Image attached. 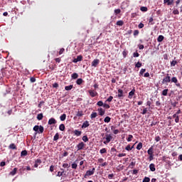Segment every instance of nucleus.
Instances as JSON below:
<instances>
[{
  "instance_id": "obj_1",
  "label": "nucleus",
  "mask_w": 182,
  "mask_h": 182,
  "mask_svg": "<svg viewBox=\"0 0 182 182\" xmlns=\"http://www.w3.org/2000/svg\"><path fill=\"white\" fill-rule=\"evenodd\" d=\"M112 139H113V136H112V134H106L105 136L103 138V140L105 139V141H103V144H108V143H110V141H112Z\"/></svg>"
},
{
  "instance_id": "obj_2",
  "label": "nucleus",
  "mask_w": 182,
  "mask_h": 182,
  "mask_svg": "<svg viewBox=\"0 0 182 182\" xmlns=\"http://www.w3.org/2000/svg\"><path fill=\"white\" fill-rule=\"evenodd\" d=\"M33 130L34 132H36L37 133L41 134V133H43L44 128L42 125H40V126L35 125L33 128Z\"/></svg>"
},
{
  "instance_id": "obj_3",
  "label": "nucleus",
  "mask_w": 182,
  "mask_h": 182,
  "mask_svg": "<svg viewBox=\"0 0 182 182\" xmlns=\"http://www.w3.org/2000/svg\"><path fill=\"white\" fill-rule=\"evenodd\" d=\"M95 168H92L91 171H87L84 176L85 178H86V177H89L90 176H93L95 174Z\"/></svg>"
},
{
  "instance_id": "obj_4",
  "label": "nucleus",
  "mask_w": 182,
  "mask_h": 182,
  "mask_svg": "<svg viewBox=\"0 0 182 182\" xmlns=\"http://www.w3.org/2000/svg\"><path fill=\"white\" fill-rule=\"evenodd\" d=\"M171 81L172 82V83H175V85H176V86H177V87H181V84H180L178 82V80H177V77H173L171 78Z\"/></svg>"
},
{
  "instance_id": "obj_5",
  "label": "nucleus",
  "mask_w": 182,
  "mask_h": 182,
  "mask_svg": "<svg viewBox=\"0 0 182 182\" xmlns=\"http://www.w3.org/2000/svg\"><path fill=\"white\" fill-rule=\"evenodd\" d=\"M171 80L170 75L166 74V76L162 80V83L163 85H164V83H170Z\"/></svg>"
},
{
  "instance_id": "obj_6",
  "label": "nucleus",
  "mask_w": 182,
  "mask_h": 182,
  "mask_svg": "<svg viewBox=\"0 0 182 182\" xmlns=\"http://www.w3.org/2000/svg\"><path fill=\"white\" fill-rule=\"evenodd\" d=\"M83 59V56L82 55H77L76 58H75L73 62V63H77V62H82Z\"/></svg>"
},
{
  "instance_id": "obj_7",
  "label": "nucleus",
  "mask_w": 182,
  "mask_h": 182,
  "mask_svg": "<svg viewBox=\"0 0 182 182\" xmlns=\"http://www.w3.org/2000/svg\"><path fill=\"white\" fill-rule=\"evenodd\" d=\"M85 146L86 145L84 142H80L78 144H77V150H83V149H85Z\"/></svg>"
},
{
  "instance_id": "obj_8",
  "label": "nucleus",
  "mask_w": 182,
  "mask_h": 182,
  "mask_svg": "<svg viewBox=\"0 0 182 182\" xmlns=\"http://www.w3.org/2000/svg\"><path fill=\"white\" fill-rule=\"evenodd\" d=\"M134 93H136V90L134 88L129 92L128 99H133Z\"/></svg>"
},
{
  "instance_id": "obj_9",
  "label": "nucleus",
  "mask_w": 182,
  "mask_h": 182,
  "mask_svg": "<svg viewBox=\"0 0 182 182\" xmlns=\"http://www.w3.org/2000/svg\"><path fill=\"white\" fill-rule=\"evenodd\" d=\"M88 92L90 93V96H91V97H96V96H97V92L96 91L90 90Z\"/></svg>"
},
{
  "instance_id": "obj_10",
  "label": "nucleus",
  "mask_w": 182,
  "mask_h": 182,
  "mask_svg": "<svg viewBox=\"0 0 182 182\" xmlns=\"http://www.w3.org/2000/svg\"><path fill=\"white\" fill-rule=\"evenodd\" d=\"M42 164V160L41 159H37L35 161V164H34V167L36 168H38V167L39 166V164Z\"/></svg>"
},
{
  "instance_id": "obj_11",
  "label": "nucleus",
  "mask_w": 182,
  "mask_h": 182,
  "mask_svg": "<svg viewBox=\"0 0 182 182\" xmlns=\"http://www.w3.org/2000/svg\"><path fill=\"white\" fill-rule=\"evenodd\" d=\"M97 112H98L100 116H104L106 111H105V109H103V108H98Z\"/></svg>"
},
{
  "instance_id": "obj_12",
  "label": "nucleus",
  "mask_w": 182,
  "mask_h": 182,
  "mask_svg": "<svg viewBox=\"0 0 182 182\" xmlns=\"http://www.w3.org/2000/svg\"><path fill=\"white\" fill-rule=\"evenodd\" d=\"M99 62H100V60L98 59H95L92 62V66H93L94 68H96L97 66V65H99Z\"/></svg>"
},
{
  "instance_id": "obj_13",
  "label": "nucleus",
  "mask_w": 182,
  "mask_h": 182,
  "mask_svg": "<svg viewBox=\"0 0 182 182\" xmlns=\"http://www.w3.org/2000/svg\"><path fill=\"white\" fill-rule=\"evenodd\" d=\"M90 124H89V121H85L82 125V129H86V127H89Z\"/></svg>"
},
{
  "instance_id": "obj_14",
  "label": "nucleus",
  "mask_w": 182,
  "mask_h": 182,
  "mask_svg": "<svg viewBox=\"0 0 182 182\" xmlns=\"http://www.w3.org/2000/svg\"><path fill=\"white\" fill-rule=\"evenodd\" d=\"M118 97L119 99H122V97H124V95H123V90L119 89L118 90Z\"/></svg>"
},
{
  "instance_id": "obj_15",
  "label": "nucleus",
  "mask_w": 182,
  "mask_h": 182,
  "mask_svg": "<svg viewBox=\"0 0 182 182\" xmlns=\"http://www.w3.org/2000/svg\"><path fill=\"white\" fill-rule=\"evenodd\" d=\"M173 2H174V0H164V4H167L168 6L173 5Z\"/></svg>"
},
{
  "instance_id": "obj_16",
  "label": "nucleus",
  "mask_w": 182,
  "mask_h": 182,
  "mask_svg": "<svg viewBox=\"0 0 182 182\" xmlns=\"http://www.w3.org/2000/svg\"><path fill=\"white\" fill-rule=\"evenodd\" d=\"M48 124H56V119L55 118H50L48 120Z\"/></svg>"
},
{
  "instance_id": "obj_17",
  "label": "nucleus",
  "mask_w": 182,
  "mask_h": 182,
  "mask_svg": "<svg viewBox=\"0 0 182 182\" xmlns=\"http://www.w3.org/2000/svg\"><path fill=\"white\" fill-rule=\"evenodd\" d=\"M16 171H18V168H14L13 171L9 173V176H15V174H16Z\"/></svg>"
},
{
  "instance_id": "obj_18",
  "label": "nucleus",
  "mask_w": 182,
  "mask_h": 182,
  "mask_svg": "<svg viewBox=\"0 0 182 182\" xmlns=\"http://www.w3.org/2000/svg\"><path fill=\"white\" fill-rule=\"evenodd\" d=\"M73 133H74L75 136H79L82 134V131L75 129V130H74Z\"/></svg>"
},
{
  "instance_id": "obj_19",
  "label": "nucleus",
  "mask_w": 182,
  "mask_h": 182,
  "mask_svg": "<svg viewBox=\"0 0 182 182\" xmlns=\"http://www.w3.org/2000/svg\"><path fill=\"white\" fill-rule=\"evenodd\" d=\"M149 169L151 171H156V165H154V164H151L149 165Z\"/></svg>"
},
{
  "instance_id": "obj_20",
  "label": "nucleus",
  "mask_w": 182,
  "mask_h": 182,
  "mask_svg": "<svg viewBox=\"0 0 182 182\" xmlns=\"http://www.w3.org/2000/svg\"><path fill=\"white\" fill-rule=\"evenodd\" d=\"M116 25H117V26H123V25H124V21L122 20L117 21Z\"/></svg>"
},
{
  "instance_id": "obj_21",
  "label": "nucleus",
  "mask_w": 182,
  "mask_h": 182,
  "mask_svg": "<svg viewBox=\"0 0 182 182\" xmlns=\"http://www.w3.org/2000/svg\"><path fill=\"white\" fill-rule=\"evenodd\" d=\"M147 153L149 154V156H151V155H154L153 154V146H151L147 151Z\"/></svg>"
},
{
  "instance_id": "obj_22",
  "label": "nucleus",
  "mask_w": 182,
  "mask_h": 182,
  "mask_svg": "<svg viewBox=\"0 0 182 182\" xmlns=\"http://www.w3.org/2000/svg\"><path fill=\"white\" fill-rule=\"evenodd\" d=\"M96 117H97V112H92L90 118L93 120V119H96Z\"/></svg>"
},
{
  "instance_id": "obj_23",
  "label": "nucleus",
  "mask_w": 182,
  "mask_h": 182,
  "mask_svg": "<svg viewBox=\"0 0 182 182\" xmlns=\"http://www.w3.org/2000/svg\"><path fill=\"white\" fill-rule=\"evenodd\" d=\"M164 41V36L162 35H160L157 38V42H163Z\"/></svg>"
},
{
  "instance_id": "obj_24",
  "label": "nucleus",
  "mask_w": 182,
  "mask_h": 182,
  "mask_svg": "<svg viewBox=\"0 0 182 182\" xmlns=\"http://www.w3.org/2000/svg\"><path fill=\"white\" fill-rule=\"evenodd\" d=\"M143 149V143L139 142L136 146V150H141Z\"/></svg>"
},
{
  "instance_id": "obj_25",
  "label": "nucleus",
  "mask_w": 182,
  "mask_h": 182,
  "mask_svg": "<svg viewBox=\"0 0 182 182\" xmlns=\"http://www.w3.org/2000/svg\"><path fill=\"white\" fill-rule=\"evenodd\" d=\"M60 120H61V122H65V120H66V114H63L60 117Z\"/></svg>"
},
{
  "instance_id": "obj_26",
  "label": "nucleus",
  "mask_w": 182,
  "mask_h": 182,
  "mask_svg": "<svg viewBox=\"0 0 182 182\" xmlns=\"http://www.w3.org/2000/svg\"><path fill=\"white\" fill-rule=\"evenodd\" d=\"M71 77H72V79H77V77H79V75L76 73H73L71 75Z\"/></svg>"
},
{
  "instance_id": "obj_27",
  "label": "nucleus",
  "mask_w": 182,
  "mask_h": 182,
  "mask_svg": "<svg viewBox=\"0 0 182 182\" xmlns=\"http://www.w3.org/2000/svg\"><path fill=\"white\" fill-rule=\"evenodd\" d=\"M83 111H77L76 116L77 117H82L83 116Z\"/></svg>"
},
{
  "instance_id": "obj_28",
  "label": "nucleus",
  "mask_w": 182,
  "mask_h": 182,
  "mask_svg": "<svg viewBox=\"0 0 182 182\" xmlns=\"http://www.w3.org/2000/svg\"><path fill=\"white\" fill-rule=\"evenodd\" d=\"M82 83H83V79L78 78L76 81V84L78 85H82Z\"/></svg>"
},
{
  "instance_id": "obj_29",
  "label": "nucleus",
  "mask_w": 182,
  "mask_h": 182,
  "mask_svg": "<svg viewBox=\"0 0 182 182\" xmlns=\"http://www.w3.org/2000/svg\"><path fill=\"white\" fill-rule=\"evenodd\" d=\"M65 124H60L59 129L60 130V132H65Z\"/></svg>"
},
{
  "instance_id": "obj_30",
  "label": "nucleus",
  "mask_w": 182,
  "mask_h": 182,
  "mask_svg": "<svg viewBox=\"0 0 182 182\" xmlns=\"http://www.w3.org/2000/svg\"><path fill=\"white\" fill-rule=\"evenodd\" d=\"M167 93H168V89H165L162 91V96H167Z\"/></svg>"
},
{
  "instance_id": "obj_31",
  "label": "nucleus",
  "mask_w": 182,
  "mask_h": 182,
  "mask_svg": "<svg viewBox=\"0 0 182 182\" xmlns=\"http://www.w3.org/2000/svg\"><path fill=\"white\" fill-rule=\"evenodd\" d=\"M110 120H112V118H110V117H106L104 119L105 123H109Z\"/></svg>"
},
{
  "instance_id": "obj_32",
  "label": "nucleus",
  "mask_w": 182,
  "mask_h": 182,
  "mask_svg": "<svg viewBox=\"0 0 182 182\" xmlns=\"http://www.w3.org/2000/svg\"><path fill=\"white\" fill-rule=\"evenodd\" d=\"M9 147V149H11V150H16V146L15 144H11Z\"/></svg>"
},
{
  "instance_id": "obj_33",
  "label": "nucleus",
  "mask_w": 182,
  "mask_h": 182,
  "mask_svg": "<svg viewBox=\"0 0 182 182\" xmlns=\"http://www.w3.org/2000/svg\"><path fill=\"white\" fill-rule=\"evenodd\" d=\"M72 89H73V85L65 87V90H72Z\"/></svg>"
},
{
  "instance_id": "obj_34",
  "label": "nucleus",
  "mask_w": 182,
  "mask_h": 182,
  "mask_svg": "<svg viewBox=\"0 0 182 182\" xmlns=\"http://www.w3.org/2000/svg\"><path fill=\"white\" fill-rule=\"evenodd\" d=\"M59 140V133H56L53 137V141H56Z\"/></svg>"
},
{
  "instance_id": "obj_35",
  "label": "nucleus",
  "mask_w": 182,
  "mask_h": 182,
  "mask_svg": "<svg viewBox=\"0 0 182 182\" xmlns=\"http://www.w3.org/2000/svg\"><path fill=\"white\" fill-rule=\"evenodd\" d=\"M82 141L85 143H87V141H89V138H87V135L82 136Z\"/></svg>"
},
{
  "instance_id": "obj_36",
  "label": "nucleus",
  "mask_w": 182,
  "mask_h": 182,
  "mask_svg": "<svg viewBox=\"0 0 182 182\" xmlns=\"http://www.w3.org/2000/svg\"><path fill=\"white\" fill-rule=\"evenodd\" d=\"M37 119H38V120H42V119H43V114H42V113L38 114L37 115Z\"/></svg>"
},
{
  "instance_id": "obj_37",
  "label": "nucleus",
  "mask_w": 182,
  "mask_h": 182,
  "mask_svg": "<svg viewBox=\"0 0 182 182\" xmlns=\"http://www.w3.org/2000/svg\"><path fill=\"white\" fill-rule=\"evenodd\" d=\"M100 154H105V153H107V150H106V148H103L100 149Z\"/></svg>"
},
{
  "instance_id": "obj_38",
  "label": "nucleus",
  "mask_w": 182,
  "mask_h": 182,
  "mask_svg": "<svg viewBox=\"0 0 182 182\" xmlns=\"http://www.w3.org/2000/svg\"><path fill=\"white\" fill-rule=\"evenodd\" d=\"M28 155V151L26 150L22 151L21 153V157L23 156H27Z\"/></svg>"
},
{
  "instance_id": "obj_39",
  "label": "nucleus",
  "mask_w": 182,
  "mask_h": 182,
  "mask_svg": "<svg viewBox=\"0 0 182 182\" xmlns=\"http://www.w3.org/2000/svg\"><path fill=\"white\" fill-rule=\"evenodd\" d=\"M144 72H146V69L145 68L141 69V70L139 72L140 76H143V75L144 74Z\"/></svg>"
},
{
  "instance_id": "obj_40",
  "label": "nucleus",
  "mask_w": 182,
  "mask_h": 182,
  "mask_svg": "<svg viewBox=\"0 0 182 182\" xmlns=\"http://www.w3.org/2000/svg\"><path fill=\"white\" fill-rule=\"evenodd\" d=\"M132 139H133V135L129 134L128 136V138L127 139V141H129V142L132 141Z\"/></svg>"
},
{
  "instance_id": "obj_41",
  "label": "nucleus",
  "mask_w": 182,
  "mask_h": 182,
  "mask_svg": "<svg viewBox=\"0 0 182 182\" xmlns=\"http://www.w3.org/2000/svg\"><path fill=\"white\" fill-rule=\"evenodd\" d=\"M120 12H122V10H120L119 9H117L114 10L115 15H119V14H120Z\"/></svg>"
},
{
  "instance_id": "obj_42",
  "label": "nucleus",
  "mask_w": 182,
  "mask_h": 182,
  "mask_svg": "<svg viewBox=\"0 0 182 182\" xmlns=\"http://www.w3.org/2000/svg\"><path fill=\"white\" fill-rule=\"evenodd\" d=\"M140 9L142 12H147V7H146V6H142V7H141Z\"/></svg>"
},
{
  "instance_id": "obj_43",
  "label": "nucleus",
  "mask_w": 182,
  "mask_h": 182,
  "mask_svg": "<svg viewBox=\"0 0 182 182\" xmlns=\"http://www.w3.org/2000/svg\"><path fill=\"white\" fill-rule=\"evenodd\" d=\"M133 56L134 58H139V56H140V54H139V53H137V51L133 53Z\"/></svg>"
},
{
  "instance_id": "obj_44",
  "label": "nucleus",
  "mask_w": 182,
  "mask_h": 182,
  "mask_svg": "<svg viewBox=\"0 0 182 182\" xmlns=\"http://www.w3.org/2000/svg\"><path fill=\"white\" fill-rule=\"evenodd\" d=\"M63 168H69V167H70V165L68 164H63Z\"/></svg>"
},
{
  "instance_id": "obj_45",
  "label": "nucleus",
  "mask_w": 182,
  "mask_h": 182,
  "mask_svg": "<svg viewBox=\"0 0 182 182\" xmlns=\"http://www.w3.org/2000/svg\"><path fill=\"white\" fill-rule=\"evenodd\" d=\"M71 167L72 168H75V169L77 168V164L74 162L73 164H72Z\"/></svg>"
},
{
  "instance_id": "obj_46",
  "label": "nucleus",
  "mask_w": 182,
  "mask_h": 182,
  "mask_svg": "<svg viewBox=\"0 0 182 182\" xmlns=\"http://www.w3.org/2000/svg\"><path fill=\"white\" fill-rule=\"evenodd\" d=\"M160 140H161V137H160V136H156L155 137V141H156V143L160 141Z\"/></svg>"
},
{
  "instance_id": "obj_47",
  "label": "nucleus",
  "mask_w": 182,
  "mask_h": 182,
  "mask_svg": "<svg viewBox=\"0 0 182 182\" xmlns=\"http://www.w3.org/2000/svg\"><path fill=\"white\" fill-rule=\"evenodd\" d=\"M142 182H150V178H149V177H145V178L143 179Z\"/></svg>"
},
{
  "instance_id": "obj_48",
  "label": "nucleus",
  "mask_w": 182,
  "mask_h": 182,
  "mask_svg": "<svg viewBox=\"0 0 182 182\" xmlns=\"http://www.w3.org/2000/svg\"><path fill=\"white\" fill-rule=\"evenodd\" d=\"M103 105H104L103 101H98L97 103V105L100 107L103 106Z\"/></svg>"
},
{
  "instance_id": "obj_49",
  "label": "nucleus",
  "mask_w": 182,
  "mask_h": 182,
  "mask_svg": "<svg viewBox=\"0 0 182 182\" xmlns=\"http://www.w3.org/2000/svg\"><path fill=\"white\" fill-rule=\"evenodd\" d=\"M122 55L124 58H126V56H127V50H124L122 52Z\"/></svg>"
},
{
  "instance_id": "obj_50",
  "label": "nucleus",
  "mask_w": 182,
  "mask_h": 182,
  "mask_svg": "<svg viewBox=\"0 0 182 182\" xmlns=\"http://www.w3.org/2000/svg\"><path fill=\"white\" fill-rule=\"evenodd\" d=\"M125 150H127V151H130V150H132V148L130 146V144L127 145L126 147H125Z\"/></svg>"
},
{
  "instance_id": "obj_51",
  "label": "nucleus",
  "mask_w": 182,
  "mask_h": 182,
  "mask_svg": "<svg viewBox=\"0 0 182 182\" xmlns=\"http://www.w3.org/2000/svg\"><path fill=\"white\" fill-rule=\"evenodd\" d=\"M138 28L139 29H142V28H144V24L143 23H140L139 25H138Z\"/></svg>"
},
{
  "instance_id": "obj_52",
  "label": "nucleus",
  "mask_w": 182,
  "mask_h": 182,
  "mask_svg": "<svg viewBox=\"0 0 182 182\" xmlns=\"http://www.w3.org/2000/svg\"><path fill=\"white\" fill-rule=\"evenodd\" d=\"M146 113H147V108H144L141 114H146Z\"/></svg>"
},
{
  "instance_id": "obj_53",
  "label": "nucleus",
  "mask_w": 182,
  "mask_h": 182,
  "mask_svg": "<svg viewBox=\"0 0 182 182\" xmlns=\"http://www.w3.org/2000/svg\"><path fill=\"white\" fill-rule=\"evenodd\" d=\"M135 68H141V63L138 62L135 64Z\"/></svg>"
},
{
  "instance_id": "obj_54",
  "label": "nucleus",
  "mask_w": 182,
  "mask_h": 182,
  "mask_svg": "<svg viewBox=\"0 0 182 182\" xmlns=\"http://www.w3.org/2000/svg\"><path fill=\"white\" fill-rule=\"evenodd\" d=\"M102 106L105 109H110V105H109L108 104L105 103Z\"/></svg>"
},
{
  "instance_id": "obj_55",
  "label": "nucleus",
  "mask_w": 182,
  "mask_h": 182,
  "mask_svg": "<svg viewBox=\"0 0 182 182\" xmlns=\"http://www.w3.org/2000/svg\"><path fill=\"white\" fill-rule=\"evenodd\" d=\"M53 87L58 89V87H59V84H58V82H55L53 84Z\"/></svg>"
},
{
  "instance_id": "obj_56",
  "label": "nucleus",
  "mask_w": 182,
  "mask_h": 182,
  "mask_svg": "<svg viewBox=\"0 0 182 182\" xmlns=\"http://www.w3.org/2000/svg\"><path fill=\"white\" fill-rule=\"evenodd\" d=\"M113 177H114V174H113V173H111V174L108 175L109 180L113 179Z\"/></svg>"
},
{
  "instance_id": "obj_57",
  "label": "nucleus",
  "mask_w": 182,
  "mask_h": 182,
  "mask_svg": "<svg viewBox=\"0 0 182 182\" xmlns=\"http://www.w3.org/2000/svg\"><path fill=\"white\" fill-rule=\"evenodd\" d=\"M113 100V96H109L105 102H112Z\"/></svg>"
},
{
  "instance_id": "obj_58",
  "label": "nucleus",
  "mask_w": 182,
  "mask_h": 182,
  "mask_svg": "<svg viewBox=\"0 0 182 182\" xmlns=\"http://www.w3.org/2000/svg\"><path fill=\"white\" fill-rule=\"evenodd\" d=\"M176 65H177V61L176 60L171 61V66H176Z\"/></svg>"
},
{
  "instance_id": "obj_59",
  "label": "nucleus",
  "mask_w": 182,
  "mask_h": 182,
  "mask_svg": "<svg viewBox=\"0 0 182 182\" xmlns=\"http://www.w3.org/2000/svg\"><path fill=\"white\" fill-rule=\"evenodd\" d=\"M173 15H178V14H180V13L177 9H174L173 11Z\"/></svg>"
},
{
  "instance_id": "obj_60",
  "label": "nucleus",
  "mask_w": 182,
  "mask_h": 182,
  "mask_svg": "<svg viewBox=\"0 0 182 182\" xmlns=\"http://www.w3.org/2000/svg\"><path fill=\"white\" fill-rule=\"evenodd\" d=\"M118 157H126V154L124 153H122V154H119Z\"/></svg>"
},
{
  "instance_id": "obj_61",
  "label": "nucleus",
  "mask_w": 182,
  "mask_h": 182,
  "mask_svg": "<svg viewBox=\"0 0 182 182\" xmlns=\"http://www.w3.org/2000/svg\"><path fill=\"white\" fill-rule=\"evenodd\" d=\"M63 52H65V48H62L60 49V51H59V55H62L63 53Z\"/></svg>"
},
{
  "instance_id": "obj_62",
  "label": "nucleus",
  "mask_w": 182,
  "mask_h": 182,
  "mask_svg": "<svg viewBox=\"0 0 182 182\" xmlns=\"http://www.w3.org/2000/svg\"><path fill=\"white\" fill-rule=\"evenodd\" d=\"M139 35V30H135L134 31V36H137Z\"/></svg>"
},
{
  "instance_id": "obj_63",
  "label": "nucleus",
  "mask_w": 182,
  "mask_h": 182,
  "mask_svg": "<svg viewBox=\"0 0 182 182\" xmlns=\"http://www.w3.org/2000/svg\"><path fill=\"white\" fill-rule=\"evenodd\" d=\"M154 155H149V161H151V160H154Z\"/></svg>"
},
{
  "instance_id": "obj_64",
  "label": "nucleus",
  "mask_w": 182,
  "mask_h": 182,
  "mask_svg": "<svg viewBox=\"0 0 182 182\" xmlns=\"http://www.w3.org/2000/svg\"><path fill=\"white\" fill-rule=\"evenodd\" d=\"M175 122L176 123H178L180 122V117L178 115L175 118Z\"/></svg>"
}]
</instances>
